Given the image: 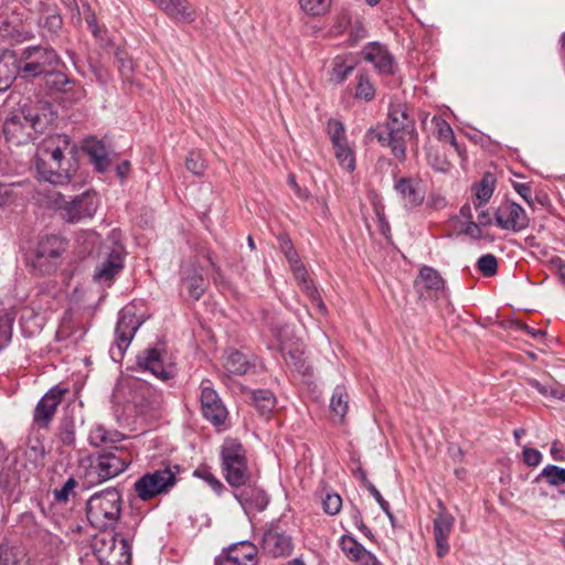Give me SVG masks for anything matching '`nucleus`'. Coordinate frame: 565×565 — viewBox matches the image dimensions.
<instances>
[{
  "label": "nucleus",
  "instance_id": "dca6fc26",
  "mask_svg": "<svg viewBox=\"0 0 565 565\" xmlns=\"http://www.w3.org/2000/svg\"><path fill=\"white\" fill-rule=\"evenodd\" d=\"M66 243L57 235H50L43 237L35 250V266L44 271H51L55 268L56 260L65 252Z\"/></svg>",
  "mask_w": 565,
  "mask_h": 565
},
{
  "label": "nucleus",
  "instance_id": "5fc2aeb1",
  "mask_svg": "<svg viewBox=\"0 0 565 565\" xmlns=\"http://www.w3.org/2000/svg\"><path fill=\"white\" fill-rule=\"evenodd\" d=\"M195 476H199L201 477L202 479L205 480V482L216 492V493H220L221 490L224 488L223 487V483L215 477L213 476L210 471H207L206 469H202V470H195L194 472Z\"/></svg>",
  "mask_w": 565,
  "mask_h": 565
},
{
  "label": "nucleus",
  "instance_id": "a18cd8bd",
  "mask_svg": "<svg viewBox=\"0 0 565 565\" xmlns=\"http://www.w3.org/2000/svg\"><path fill=\"white\" fill-rule=\"evenodd\" d=\"M477 268L484 277H492L498 271V260L494 255H482L477 262Z\"/></svg>",
  "mask_w": 565,
  "mask_h": 565
},
{
  "label": "nucleus",
  "instance_id": "8fccbe9b",
  "mask_svg": "<svg viewBox=\"0 0 565 565\" xmlns=\"http://www.w3.org/2000/svg\"><path fill=\"white\" fill-rule=\"evenodd\" d=\"M342 507V499L337 493H328L323 499V510L330 515H335L340 512Z\"/></svg>",
  "mask_w": 565,
  "mask_h": 565
},
{
  "label": "nucleus",
  "instance_id": "6e6d98bb",
  "mask_svg": "<svg viewBox=\"0 0 565 565\" xmlns=\"http://www.w3.org/2000/svg\"><path fill=\"white\" fill-rule=\"evenodd\" d=\"M523 460L527 466L536 467L542 461V454L534 448L524 447L523 448Z\"/></svg>",
  "mask_w": 565,
  "mask_h": 565
},
{
  "label": "nucleus",
  "instance_id": "5701e85b",
  "mask_svg": "<svg viewBox=\"0 0 565 565\" xmlns=\"http://www.w3.org/2000/svg\"><path fill=\"white\" fill-rule=\"evenodd\" d=\"M415 287L422 297L425 296V292L428 296L434 295L437 297L445 290V280L436 269L424 266L415 280Z\"/></svg>",
  "mask_w": 565,
  "mask_h": 565
},
{
  "label": "nucleus",
  "instance_id": "ea45409f",
  "mask_svg": "<svg viewBox=\"0 0 565 565\" xmlns=\"http://www.w3.org/2000/svg\"><path fill=\"white\" fill-rule=\"evenodd\" d=\"M332 0H299L301 9L309 15L317 17L328 12Z\"/></svg>",
  "mask_w": 565,
  "mask_h": 565
},
{
  "label": "nucleus",
  "instance_id": "393cba45",
  "mask_svg": "<svg viewBox=\"0 0 565 565\" xmlns=\"http://www.w3.org/2000/svg\"><path fill=\"white\" fill-rule=\"evenodd\" d=\"M221 556L238 565H256L257 547L249 541H241L233 544L227 552L223 553Z\"/></svg>",
  "mask_w": 565,
  "mask_h": 565
},
{
  "label": "nucleus",
  "instance_id": "c85d7f7f",
  "mask_svg": "<svg viewBox=\"0 0 565 565\" xmlns=\"http://www.w3.org/2000/svg\"><path fill=\"white\" fill-rule=\"evenodd\" d=\"M84 149L98 172H105L108 170L110 159L108 158V152L102 141L89 139L86 141Z\"/></svg>",
  "mask_w": 565,
  "mask_h": 565
},
{
  "label": "nucleus",
  "instance_id": "4c0bfd02",
  "mask_svg": "<svg viewBox=\"0 0 565 565\" xmlns=\"http://www.w3.org/2000/svg\"><path fill=\"white\" fill-rule=\"evenodd\" d=\"M427 161L428 164L438 172H448L451 167L445 151L437 148H430L428 150Z\"/></svg>",
  "mask_w": 565,
  "mask_h": 565
},
{
  "label": "nucleus",
  "instance_id": "1a4fd4ad",
  "mask_svg": "<svg viewBox=\"0 0 565 565\" xmlns=\"http://www.w3.org/2000/svg\"><path fill=\"white\" fill-rule=\"evenodd\" d=\"M175 481L174 472L169 467H166L141 476L134 483V490L140 500L148 501L161 493L168 492L175 484Z\"/></svg>",
  "mask_w": 565,
  "mask_h": 565
},
{
  "label": "nucleus",
  "instance_id": "09e8293b",
  "mask_svg": "<svg viewBox=\"0 0 565 565\" xmlns=\"http://www.w3.org/2000/svg\"><path fill=\"white\" fill-rule=\"evenodd\" d=\"M14 321V317L6 311L0 315V335L4 333V339L1 341V349L8 344L12 334V324Z\"/></svg>",
  "mask_w": 565,
  "mask_h": 565
},
{
  "label": "nucleus",
  "instance_id": "c03bdc74",
  "mask_svg": "<svg viewBox=\"0 0 565 565\" xmlns=\"http://www.w3.org/2000/svg\"><path fill=\"white\" fill-rule=\"evenodd\" d=\"M327 130L332 146L347 142L345 128L341 121L330 119L327 124Z\"/></svg>",
  "mask_w": 565,
  "mask_h": 565
},
{
  "label": "nucleus",
  "instance_id": "4468645a",
  "mask_svg": "<svg viewBox=\"0 0 565 565\" xmlns=\"http://www.w3.org/2000/svg\"><path fill=\"white\" fill-rule=\"evenodd\" d=\"M137 365L157 379L167 381L174 376V366L167 363V352L161 348L147 349L137 356Z\"/></svg>",
  "mask_w": 565,
  "mask_h": 565
},
{
  "label": "nucleus",
  "instance_id": "f8f14e48",
  "mask_svg": "<svg viewBox=\"0 0 565 565\" xmlns=\"http://www.w3.org/2000/svg\"><path fill=\"white\" fill-rule=\"evenodd\" d=\"M438 512L433 520V534L436 544V554L443 558L449 553V536L455 525L454 515L447 510L441 500L437 501Z\"/></svg>",
  "mask_w": 565,
  "mask_h": 565
},
{
  "label": "nucleus",
  "instance_id": "338daca9",
  "mask_svg": "<svg viewBox=\"0 0 565 565\" xmlns=\"http://www.w3.org/2000/svg\"><path fill=\"white\" fill-rule=\"evenodd\" d=\"M459 214L467 222L468 221H472V207H471V205L469 203L462 205L460 211H459Z\"/></svg>",
  "mask_w": 565,
  "mask_h": 565
},
{
  "label": "nucleus",
  "instance_id": "3c124183",
  "mask_svg": "<svg viewBox=\"0 0 565 565\" xmlns=\"http://www.w3.org/2000/svg\"><path fill=\"white\" fill-rule=\"evenodd\" d=\"M189 294L192 298L199 299L204 291V281L201 276L186 277L184 279Z\"/></svg>",
  "mask_w": 565,
  "mask_h": 565
},
{
  "label": "nucleus",
  "instance_id": "7c9ffc66",
  "mask_svg": "<svg viewBox=\"0 0 565 565\" xmlns=\"http://www.w3.org/2000/svg\"><path fill=\"white\" fill-rule=\"evenodd\" d=\"M224 367L228 373L244 375L247 374L254 365L239 351L228 350L225 353Z\"/></svg>",
  "mask_w": 565,
  "mask_h": 565
},
{
  "label": "nucleus",
  "instance_id": "bb28decb",
  "mask_svg": "<svg viewBox=\"0 0 565 565\" xmlns=\"http://www.w3.org/2000/svg\"><path fill=\"white\" fill-rule=\"evenodd\" d=\"M158 7L179 22L191 23L195 20V11L188 0H159Z\"/></svg>",
  "mask_w": 565,
  "mask_h": 565
},
{
  "label": "nucleus",
  "instance_id": "864d4df0",
  "mask_svg": "<svg viewBox=\"0 0 565 565\" xmlns=\"http://www.w3.org/2000/svg\"><path fill=\"white\" fill-rule=\"evenodd\" d=\"M3 31L6 35L10 36L11 40L15 42H23L32 36L31 30H25L24 28L20 30L15 26H11V23H4Z\"/></svg>",
  "mask_w": 565,
  "mask_h": 565
},
{
  "label": "nucleus",
  "instance_id": "9b49d317",
  "mask_svg": "<svg viewBox=\"0 0 565 565\" xmlns=\"http://www.w3.org/2000/svg\"><path fill=\"white\" fill-rule=\"evenodd\" d=\"M122 268L124 248L120 245H116L96 265L93 280L100 286L109 287Z\"/></svg>",
  "mask_w": 565,
  "mask_h": 565
},
{
  "label": "nucleus",
  "instance_id": "2f4dec72",
  "mask_svg": "<svg viewBox=\"0 0 565 565\" xmlns=\"http://www.w3.org/2000/svg\"><path fill=\"white\" fill-rule=\"evenodd\" d=\"M135 404L145 413L149 409H156L161 404V394L148 385H141L139 392L136 394Z\"/></svg>",
  "mask_w": 565,
  "mask_h": 565
},
{
  "label": "nucleus",
  "instance_id": "4be33fe9",
  "mask_svg": "<svg viewBox=\"0 0 565 565\" xmlns=\"http://www.w3.org/2000/svg\"><path fill=\"white\" fill-rule=\"evenodd\" d=\"M364 60L372 63L375 70L382 75L394 73V58L385 45L379 42L369 43L363 49Z\"/></svg>",
  "mask_w": 565,
  "mask_h": 565
},
{
  "label": "nucleus",
  "instance_id": "2eb2a0df",
  "mask_svg": "<svg viewBox=\"0 0 565 565\" xmlns=\"http://www.w3.org/2000/svg\"><path fill=\"white\" fill-rule=\"evenodd\" d=\"M294 547L292 539L279 522L271 523L263 534L262 548L273 557L287 556Z\"/></svg>",
  "mask_w": 565,
  "mask_h": 565
},
{
  "label": "nucleus",
  "instance_id": "aec40b11",
  "mask_svg": "<svg viewBox=\"0 0 565 565\" xmlns=\"http://www.w3.org/2000/svg\"><path fill=\"white\" fill-rule=\"evenodd\" d=\"M394 190L401 198L404 207L415 209L425 200V190L419 179L399 178L394 182Z\"/></svg>",
  "mask_w": 565,
  "mask_h": 565
},
{
  "label": "nucleus",
  "instance_id": "ddd939ff",
  "mask_svg": "<svg viewBox=\"0 0 565 565\" xmlns=\"http://www.w3.org/2000/svg\"><path fill=\"white\" fill-rule=\"evenodd\" d=\"M494 220L498 227L514 233L525 230L530 224V217L524 209L511 201L502 202L494 212Z\"/></svg>",
  "mask_w": 565,
  "mask_h": 565
},
{
  "label": "nucleus",
  "instance_id": "79ce46f5",
  "mask_svg": "<svg viewBox=\"0 0 565 565\" xmlns=\"http://www.w3.org/2000/svg\"><path fill=\"white\" fill-rule=\"evenodd\" d=\"M353 68L354 66L352 64H345L343 58L335 57L332 64L331 79L337 83H342L352 73Z\"/></svg>",
  "mask_w": 565,
  "mask_h": 565
},
{
  "label": "nucleus",
  "instance_id": "6e6552de",
  "mask_svg": "<svg viewBox=\"0 0 565 565\" xmlns=\"http://www.w3.org/2000/svg\"><path fill=\"white\" fill-rule=\"evenodd\" d=\"M55 204L61 216L71 223L90 218L98 207L96 194L89 191H85L71 200H66L64 195L58 194Z\"/></svg>",
  "mask_w": 565,
  "mask_h": 565
},
{
  "label": "nucleus",
  "instance_id": "412c9836",
  "mask_svg": "<svg viewBox=\"0 0 565 565\" xmlns=\"http://www.w3.org/2000/svg\"><path fill=\"white\" fill-rule=\"evenodd\" d=\"M141 323L139 317L131 309L125 308L119 312L115 329L116 343L119 351L128 348Z\"/></svg>",
  "mask_w": 565,
  "mask_h": 565
},
{
  "label": "nucleus",
  "instance_id": "f03ea898",
  "mask_svg": "<svg viewBox=\"0 0 565 565\" xmlns=\"http://www.w3.org/2000/svg\"><path fill=\"white\" fill-rule=\"evenodd\" d=\"M70 145L66 135H54L47 137L39 148L36 159V171L39 177L52 184H66L71 174L61 170L64 151Z\"/></svg>",
  "mask_w": 565,
  "mask_h": 565
},
{
  "label": "nucleus",
  "instance_id": "423d86ee",
  "mask_svg": "<svg viewBox=\"0 0 565 565\" xmlns=\"http://www.w3.org/2000/svg\"><path fill=\"white\" fill-rule=\"evenodd\" d=\"M221 459L224 477L234 488L242 487L249 480L246 451L234 438H226L221 446Z\"/></svg>",
  "mask_w": 565,
  "mask_h": 565
},
{
  "label": "nucleus",
  "instance_id": "bf43d9fd",
  "mask_svg": "<svg viewBox=\"0 0 565 565\" xmlns=\"http://www.w3.org/2000/svg\"><path fill=\"white\" fill-rule=\"evenodd\" d=\"M461 231H462V233H465L466 235H468L472 238H476V239L481 238V230L477 222H473V221L466 222L463 224V227Z\"/></svg>",
  "mask_w": 565,
  "mask_h": 565
},
{
  "label": "nucleus",
  "instance_id": "72a5a7b5",
  "mask_svg": "<svg viewBox=\"0 0 565 565\" xmlns=\"http://www.w3.org/2000/svg\"><path fill=\"white\" fill-rule=\"evenodd\" d=\"M473 189L477 201L473 202V205L475 209L478 210L491 199L494 191V180L490 174H486L481 181L475 185Z\"/></svg>",
  "mask_w": 565,
  "mask_h": 565
},
{
  "label": "nucleus",
  "instance_id": "680f3d73",
  "mask_svg": "<svg viewBox=\"0 0 565 565\" xmlns=\"http://www.w3.org/2000/svg\"><path fill=\"white\" fill-rule=\"evenodd\" d=\"M353 521H354V524L355 526L367 537H372V532L371 530L364 524L363 520H362V515H361V512L355 510L353 512Z\"/></svg>",
  "mask_w": 565,
  "mask_h": 565
},
{
  "label": "nucleus",
  "instance_id": "69168bd1",
  "mask_svg": "<svg viewBox=\"0 0 565 565\" xmlns=\"http://www.w3.org/2000/svg\"><path fill=\"white\" fill-rule=\"evenodd\" d=\"M477 223L479 226H488L492 223V218L488 211H480L477 215Z\"/></svg>",
  "mask_w": 565,
  "mask_h": 565
},
{
  "label": "nucleus",
  "instance_id": "0e129e2a",
  "mask_svg": "<svg viewBox=\"0 0 565 565\" xmlns=\"http://www.w3.org/2000/svg\"><path fill=\"white\" fill-rule=\"evenodd\" d=\"M0 565H18L13 554L0 545Z\"/></svg>",
  "mask_w": 565,
  "mask_h": 565
},
{
  "label": "nucleus",
  "instance_id": "e433bc0d",
  "mask_svg": "<svg viewBox=\"0 0 565 565\" xmlns=\"http://www.w3.org/2000/svg\"><path fill=\"white\" fill-rule=\"evenodd\" d=\"M334 157L339 166L348 171L352 172L355 169V157L353 150L349 147L348 142L334 145Z\"/></svg>",
  "mask_w": 565,
  "mask_h": 565
},
{
  "label": "nucleus",
  "instance_id": "f3484780",
  "mask_svg": "<svg viewBox=\"0 0 565 565\" xmlns=\"http://www.w3.org/2000/svg\"><path fill=\"white\" fill-rule=\"evenodd\" d=\"M285 244L288 245V249H285V256L288 259L290 267L294 271L296 279L299 281L302 290L308 295L311 299L312 303L317 307L320 313H327V307L322 301L318 290L316 287L308 281L306 275V269L303 265L300 263L297 252L295 250L290 241H285Z\"/></svg>",
  "mask_w": 565,
  "mask_h": 565
},
{
  "label": "nucleus",
  "instance_id": "13d9d810",
  "mask_svg": "<svg viewBox=\"0 0 565 565\" xmlns=\"http://www.w3.org/2000/svg\"><path fill=\"white\" fill-rule=\"evenodd\" d=\"M76 481L73 478L66 480L63 487L55 492V498L60 502H65L68 499L70 493L74 490Z\"/></svg>",
  "mask_w": 565,
  "mask_h": 565
},
{
  "label": "nucleus",
  "instance_id": "603ef678",
  "mask_svg": "<svg viewBox=\"0 0 565 565\" xmlns=\"http://www.w3.org/2000/svg\"><path fill=\"white\" fill-rule=\"evenodd\" d=\"M185 167L189 171L196 175L203 174L205 170V163L200 157V154L195 152H190L185 160Z\"/></svg>",
  "mask_w": 565,
  "mask_h": 565
},
{
  "label": "nucleus",
  "instance_id": "58836bf2",
  "mask_svg": "<svg viewBox=\"0 0 565 565\" xmlns=\"http://www.w3.org/2000/svg\"><path fill=\"white\" fill-rule=\"evenodd\" d=\"M540 477L544 478L551 486H563L565 484V468L547 465L540 473Z\"/></svg>",
  "mask_w": 565,
  "mask_h": 565
},
{
  "label": "nucleus",
  "instance_id": "6ab92c4d",
  "mask_svg": "<svg viewBox=\"0 0 565 565\" xmlns=\"http://www.w3.org/2000/svg\"><path fill=\"white\" fill-rule=\"evenodd\" d=\"M66 392V388L54 386L43 395L33 413V422L36 426L40 428L49 426Z\"/></svg>",
  "mask_w": 565,
  "mask_h": 565
},
{
  "label": "nucleus",
  "instance_id": "c756f323",
  "mask_svg": "<svg viewBox=\"0 0 565 565\" xmlns=\"http://www.w3.org/2000/svg\"><path fill=\"white\" fill-rule=\"evenodd\" d=\"M125 438V435L118 430H108L102 424H95L92 426L88 434L89 445L93 447H102L106 444H116L121 441Z\"/></svg>",
  "mask_w": 565,
  "mask_h": 565
},
{
  "label": "nucleus",
  "instance_id": "49530a36",
  "mask_svg": "<svg viewBox=\"0 0 565 565\" xmlns=\"http://www.w3.org/2000/svg\"><path fill=\"white\" fill-rule=\"evenodd\" d=\"M58 439L67 446H71L75 443V426L74 422L70 418H64L57 430Z\"/></svg>",
  "mask_w": 565,
  "mask_h": 565
},
{
  "label": "nucleus",
  "instance_id": "cd10ccee",
  "mask_svg": "<svg viewBox=\"0 0 565 565\" xmlns=\"http://www.w3.org/2000/svg\"><path fill=\"white\" fill-rule=\"evenodd\" d=\"M329 408L332 420L334 423L342 424L349 411V394L344 386H335L330 398Z\"/></svg>",
  "mask_w": 565,
  "mask_h": 565
},
{
  "label": "nucleus",
  "instance_id": "7ed1b4c3",
  "mask_svg": "<svg viewBox=\"0 0 565 565\" xmlns=\"http://www.w3.org/2000/svg\"><path fill=\"white\" fill-rule=\"evenodd\" d=\"M84 479L95 486L114 479L125 472L132 462V454L125 447H114L89 457Z\"/></svg>",
  "mask_w": 565,
  "mask_h": 565
},
{
  "label": "nucleus",
  "instance_id": "37998d69",
  "mask_svg": "<svg viewBox=\"0 0 565 565\" xmlns=\"http://www.w3.org/2000/svg\"><path fill=\"white\" fill-rule=\"evenodd\" d=\"M253 395L256 406L263 414L271 412L275 407V397L269 391L258 390Z\"/></svg>",
  "mask_w": 565,
  "mask_h": 565
},
{
  "label": "nucleus",
  "instance_id": "a19ab883",
  "mask_svg": "<svg viewBox=\"0 0 565 565\" xmlns=\"http://www.w3.org/2000/svg\"><path fill=\"white\" fill-rule=\"evenodd\" d=\"M375 96V88L367 74L361 73L358 77L355 97L372 100Z\"/></svg>",
  "mask_w": 565,
  "mask_h": 565
},
{
  "label": "nucleus",
  "instance_id": "de8ad7c7",
  "mask_svg": "<svg viewBox=\"0 0 565 565\" xmlns=\"http://www.w3.org/2000/svg\"><path fill=\"white\" fill-rule=\"evenodd\" d=\"M41 24L43 30L47 32V35L53 36L56 35L62 30L63 20L60 14L50 13L44 18Z\"/></svg>",
  "mask_w": 565,
  "mask_h": 565
},
{
  "label": "nucleus",
  "instance_id": "20e7f679",
  "mask_svg": "<svg viewBox=\"0 0 565 565\" xmlns=\"http://www.w3.org/2000/svg\"><path fill=\"white\" fill-rule=\"evenodd\" d=\"M121 494L116 488L96 492L86 503L89 524L100 531L114 529L121 513Z\"/></svg>",
  "mask_w": 565,
  "mask_h": 565
},
{
  "label": "nucleus",
  "instance_id": "e2e57ef3",
  "mask_svg": "<svg viewBox=\"0 0 565 565\" xmlns=\"http://www.w3.org/2000/svg\"><path fill=\"white\" fill-rule=\"evenodd\" d=\"M288 184L292 189L294 193L302 200H306L308 198V191L302 190L299 184L296 182V179L292 174L288 177Z\"/></svg>",
  "mask_w": 565,
  "mask_h": 565
},
{
  "label": "nucleus",
  "instance_id": "a211bd4d",
  "mask_svg": "<svg viewBox=\"0 0 565 565\" xmlns=\"http://www.w3.org/2000/svg\"><path fill=\"white\" fill-rule=\"evenodd\" d=\"M201 409L203 416L214 425L224 424L227 411L216 391L211 387L210 381L201 383Z\"/></svg>",
  "mask_w": 565,
  "mask_h": 565
},
{
  "label": "nucleus",
  "instance_id": "473e14b6",
  "mask_svg": "<svg viewBox=\"0 0 565 565\" xmlns=\"http://www.w3.org/2000/svg\"><path fill=\"white\" fill-rule=\"evenodd\" d=\"M235 498L245 510L255 508L262 511L267 504L265 493L258 489L243 490L242 492L236 493Z\"/></svg>",
  "mask_w": 565,
  "mask_h": 565
},
{
  "label": "nucleus",
  "instance_id": "c9c22d12",
  "mask_svg": "<svg viewBox=\"0 0 565 565\" xmlns=\"http://www.w3.org/2000/svg\"><path fill=\"white\" fill-rule=\"evenodd\" d=\"M527 384L545 397L555 399H563L565 397V388L557 383H541L535 379H529Z\"/></svg>",
  "mask_w": 565,
  "mask_h": 565
},
{
  "label": "nucleus",
  "instance_id": "b1692460",
  "mask_svg": "<svg viewBox=\"0 0 565 565\" xmlns=\"http://www.w3.org/2000/svg\"><path fill=\"white\" fill-rule=\"evenodd\" d=\"M18 74L21 75L18 54L11 50L0 51V92L7 90Z\"/></svg>",
  "mask_w": 565,
  "mask_h": 565
},
{
  "label": "nucleus",
  "instance_id": "4d7b16f0",
  "mask_svg": "<svg viewBox=\"0 0 565 565\" xmlns=\"http://www.w3.org/2000/svg\"><path fill=\"white\" fill-rule=\"evenodd\" d=\"M438 137L445 141H450L456 146V140L451 127L445 121L439 120L437 122Z\"/></svg>",
  "mask_w": 565,
  "mask_h": 565
},
{
  "label": "nucleus",
  "instance_id": "a878e982",
  "mask_svg": "<svg viewBox=\"0 0 565 565\" xmlns=\"http://www.w3.org/2000/svg\"><path fill=\"white\" fill-rule=\"evenodd\" d=\"M341 548L344 554L354 562H360L364 565H377L379 561L375 555L364 548L352 536L343 535L341 539Z\"/></svg>",
  "mask_w": 565,
  "mask_h": 565
},
{
  "label": "nucleus",
  "instance_id": "9d476101",
  "mask_svg": "<svg viewBox=\"0 0 565 565\" xmlns=\"http://www.w3.org/2000/svg\"><path fill=\"white\" fill-rule=\"evenodd\" d=\"M96 552L104 565H130L131 547L125 537L107 534L96 542Z\"/></svg>",
  "mask_w": 565,
  "mask_h": 565
},
{
  "label": "nucleus",
  "instance_id": "0eeeda50",
  "mask_svg": "<svg viewBox=\"0 0 565 565\" xmlns=\"http://www.w3.org/2000/svg\"><path fill=\"white\" fill-rule=\"evenodd\" d=\"M18 57L22 77L43 76L46 72L58 68L61 64V58L53 49L41 45L23 49Z\"/></svg>",
  "mask_w": 565,
  "mask_h": 565
},
{
  "label": "nucleus",
  "instance_id": "f704fd0d",
  "mask_svg": "<svg viewBox=\"0 0 565 565\" xmlns=\"http://www.w3.org/2000/svg\"><path fill=\"white\" fill-rule=\"evenodd\" d=\"M45 86L51 92H68L72 89V85H74L70 78L63 72H58L56 70H51L46 72L44 75Z\"/></svg>",
  "mask_w": 565,
  "mask_h": 565
},
{
  "label": "nucleus",
  "instance_id": "774afa93",
  "mask_svg": "<svg viewBox=\"0 0 565 565\" xmlns=\"http://www.w3.org/2000/svg\"><path fill=\"white\" fill-rule=\"evenodd\" d=\"M130 168L129 161H124L120 164L117 166V174L120 177V179H125Z\"/></svg>",
  "mask_w": 565,
  "mask_h": 565
},
{
  "label": "nucleus",
  "instance_id": "052dcab7",
  "mask_svg": "<svg viewBox=\"0 0 565 565\" xmlns=\"http://www.w3.org/2000/svg\"><path fill=\"white\" fill-rule=\"evenodd\" d=\"M513 188L516 191V193L527 202L530 206L533 205L531 186L527 183H514Z\"/></svg>",
  "mask_w": 565,
  "mask_h": 565
},
{
  "label": "nucleus",
  "instance_id": "39448f33",
  "mask_svg": "<svg viewBox=\"0 0 565 565\" xmlns=\"http://www.w3.org/2000/svg\"><path fill=\"white\" fill-rule=\"evenodd\" d=\"M46 124V118L41 117L38 111L21 110L4 120L3 134L9 142L19 146L34 140L36 135L44 131Z\"/></svg>",
  "mask_w": 565,
  "mask_h": 565
},
{
  "label": "nucleus",
  "instance_id": "f257e3e1",
  "mask_svg": "<svg viewBox=\"0 0 565 565\" xmlns=\"http://www.w3.org/2000/svg\"><path fill=\"white\" fill-rule=\"evenodd\" d=\"M415 135L413 120L408 118L404 104H392L388 110V122L385 126L371 127L366 137L376 139L382 146L391 147L392 153L401 161L406 157V140Z\"/></svg>",
  "mask_w": 565,
  "mask_h": 565
}]
</instances>
